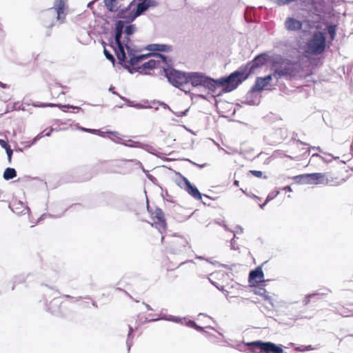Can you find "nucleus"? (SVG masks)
<instances>
[{"label":"nucleus","mask_w":353,"mask_h":353,"mask_svg":"<svg viewBox=\"0 0 353 353\" xmlns=\"http://www.w3.org/2000/svg\"><path fill=\"white\" fill-rule=\"evenodd\" d=\"M188 83L194 88L203 86L212 92H215L221 88L223 92H229L248 78L245 71H235L228 77L214 80L201 72H188Z\"/></svg>","instance_id":"nucleus-1"},{"label":"nucleus","mask_w":353,"mask_h":353,"mask_svg":"<svg viewBox=\"0 0 353 353\" xmlns=\"http://www.w3.org/2000/svg\"><path fill=\"white\" fill-rule=\"evenodd\" d=\"M123 28L124 23L123 21H119L117 23L114 39L116 47L114 51L121 63L127 66L126 62H128V59H129L130 65H134L147 58L149 54L135 56L132 54L128 45V36L134 32V27L133 26H128L125 28L124 32L123 31Z\"/></svg>","instance_id":"nucleus-2"},{"label":"nucleus","mask_w":353,"mask_h":353,"mask_svg":"<svg viewBox=\"0 0 353 353\" xmlns=\"http://www.w3.org/2000/svg\"><path fill=\"white\" fill-rule=\"evenodd\" d=\"M246 346H250V353H285L283 345L276 344L271 341H263L261 340L252 341L250 342H242Z\"/></svg>","instance_id":"nucleus-3"},{"label":"nucleus","mask_w":353,"mask_h":353,"mask_svg":"<svg viewBox=\"0 0 353 353\" xmlns=\"http://www.w3.org/2000/svg\"><path fill=\"white\" fill-rule=\"evenodd\" d=\"M103 198L106 204L112 208L119 211H134V201L132 199L117 196L110 192L105 193Z\"/></svg>","instance_id":"nucleus-4"},{"label":"nucleus","mask_w":353,"mask_h":353,"mask_svg":"<svg viewBox=\"0 0 353 353\" xmlns=\"http://www.w3.org/2000/svg\"><path fill=\"white\" fill-rule=\"evenodd\" d=\"M299 69L296 63H291L287 60H283L279 57L274 59V77H281L285 76H294Z\"/></svg>","instance_id":"nucleus-5"},{"label":"nucleus","mask_w":353,"mask_h":353,"mask_svg":"<svg viewBox=\"0 0 353 353\" xmlns=\"http://www.w3.org/2000/svg\"><path fill=\"white\" fill-rule=\"evenodd\" d=\"M153 5L150 0H145L138 4L131 3L127 9L119 12V17L125 19L126 22H130Z\"/></svg>","instance_id":"nucleus-6"},{"label":"nucleus","mask_w":353,"mask_h":353,"mask_svg":"<svg viewBox=\"0 0 353 353\" xmlns=\"http://www.w3.org/2000/svg\"><path fill=\"white\" fill-rule=\"evenodd\" d=\"M166 75L169 82L174 86L186 93L190 92L188 85V72L172 69L166 73Z\"/></svg>","instance_id":"nucleus-7"},{"label":"nucleus","mask_w":353,"mask_h":353,"mask_svg":"<svg viewBox=\"0 0 353 353\" xmlns=\"http://www.w3.org/2000/svg\"><path fill=\"white\" fill-rule=\"evenodd\" d=\"M303 51L307 54H319L325 48V38L321 32L313 34L308 42L303 46H301Z\"/></svg>","instance_id":"nucleus-8"},{"label":"nucleus","mask_w":353,"mask_h":353,"mask_svg":"<svg viewBox=\"0 0 353 353\" xmlns=\"http://www.w3.org/2000/svg\"><path fill=\"white\" fill-rule=\"evenodd\" d=\"M296 185H329L336 186L346 181L345 178H293Z\"/></svg>","instance_id":"nucleus-9"},{"label":"nucleus","mask_w":353,"mask_h":353,"mask_svg":"<svg viewBox=\"0 0 353 353\" xmlns=\"http://www.w3.org/2000/svg\"><path fill=\"white\" fill-rule=\"evenodd\" d=\"M174 182L181 189L185 190L195 200H201L202 198L210 199L207 194H202L196 185L192 184L188 178H174Z\"/></svg>","instance_id":"nucleus-10"},{"label":"nucleus","mask_w":353,"mask_h":353,"mask_svg":"<svg viewBox=\"0 0 353 353\" xmlns=\"http://www.w3.org/2000/svg\"><path fill=\"white\" fill-rule=\"evenodd\" d=\"M165 243L169 244L167 249L170 253L179 254L183 252L188 242L184 237L174 236L173 239L170 241H165Z\"/></svg>","instance_id":"nucleus-11"},{"label":"nucleus","mask_w":353,"mask_h":353,"mask_svg":"<svg viewBox=\"0 0 353 353\" xmlns=\"http://www.w3.org/2000/svg\"><path fill=\"white\" fill-rule=\"evenodd\" d=\"M165 57L158 53L151 54V59L146 63H143L139 69L147 70L154 69L155 68H164Z\"/></svg>","instance_id":"nucleus-12"},{"label":"nucleus","mask_w":353,"mask_h":353,"mask_svg":"<svg viewBox=\"0 0 353 353\" xmlns=\"http://www.w3.org/2000/svg\"><path fill=\"white\" fill-rule=\"evenodd\" d=\"M147 209L148 212H150L152 215H154V218L157 219V221L154 222L156 228L162 234L163 232L165 231L167 225L164 212L159 207L155 208L154 212H152V211L150 210L149 205L147 206Z\"/></svg>","instance_id":"nucleus-13"},{"label":"nucleus","mask_w":353,"mask_h":353,"mask_svg":"<svg viewBox=\"0 0 353 353\" xmlns=\"http://www.w3.org/2000/svg\"><path fill=\"white\" fill-rule=\"evenodd\" d=\"M248 282L250 286H254L255 283L265 282L264 273L263 272L261 265L257 266L254 270L250 271L248 275Z\"/></svg>","instance_id":"nucleus-14"},{"label":"nucleus","mask_w":353,"mask_h":353,"mask_svg":"<svg viewBox=\"0 0 353 353\" xmlns=\"http://www.w3.org/2000/svg\"><path fill=\"white\" fill-rule=\"evenodd\" d=\"M8 208L16 214L21 215L29 214L30 212V208L21 201H14L8 204Z\"/></svg>","instance_id":"nucleus-15"},{"label":"nucleus","mask_w":353,"mask_h":353,"mask_svg":"<svg viewBox=\"0 0 353 353\" xmlns=\"http://www.w3.org/2000/svg\"><path fill=\"white\" fill-rule=\"evenodd\" d=\"M268 61L266 55H261L257 57L250 64V71L248 72L247 69H241L239 71H245L248 74V77L250 73L254 72L256 68H259L263 64L266 63Z\"/></svg>","instance_id":"nucleus-16"},{"label":"nucleus","mask_w":353,"mask_h":353,"mask_svg":"<svg viewBox=\"0 0 353 353\" xmlns=\"http://www.w3.org/2000/svg\"><path fill=\"white\" fill-rule=\"evenodd\" d=\"M273 75H268L265 77H259L256 79V83L253 87V90L254 91H262L264 90L268 85L270 84V82L272 80Z\"/></svg>","instance_id":"nucleus-17"},{"label":"nucleus","mask_w":353,"mask_h":353,"mask_svg":"<svg viewBox=\"0 0 353 353\" xmlns=\"http://www.w3.org/2000/svg\"><path fill=\"white\" fill-rule=\"evenodd\" d=\"M285 27L289 31H296L302 28V23L293 17H288L285 21Z\"/></svg>","instance_id":"nucleus-18"},{"label":"nucleus","mask_w":353,"mask_h":353,"mask_svg":"<svg viewBox=\"0 0 353 353\" xmlns=\"http://www.w3.org/2000/svg\"><path fill=\"white\" fill-rule=\"evenodd\" d=\"M326 291H327V292H320L319 291H315L312 293L306 294L302 301L303 305H308L311 301V299H312L313 297H314L316 296H319V295H321V296L326 295V294H327V293L329 292H330V290L328 289H327Z\"/></svg>","instance_id":"nucleus-19"},{"label":"nucleus","mask_w":353,"mask_h":353,"mask_svg":"<svg viewBox=\"0 0 353 353\" xmlns=\"http://www.w3.org/2000/svg\"><path fill=\"white\" fill-rule=\"evenodd\" d=\"M65 6V0H56L55 6L58 19H59L61 17V14L63 13Z\"/></svg>","instance_id":"nucleus-20"},{"label":"nucleus","mask_w":353,"mask_h":353,"mask_svg":"<svg viewBox=\"0 0 353 353\" xmlns=\"http://www.w3.org/2000/svg\"><path fill=\"white\" fill-rule=\"evenodd\" d=\"M255 293L259 296H263L265 300L268 301L271 305L273 306V300L272 297L268 294L266 290L263 287H259V290Z\"/></svg>","instance_id":"nucleus-21"},{"label":"nucleus","mask_w":353,"mask_h":353,"mask_svg":"<svg viewBox=\"0 0 353 353\" xmlns=\"http://www.w3.org/2000/svg\"><path fill=\"white\" fill-rule=\"evenodd\" d=\"M104 3L107 9L111 12H114L118 9L117 0H104Z\"/></svg>","instance_id":"nucleus-22"},{"label":"nucleus","mask_w":353,"mask_h":353,"mask_svg":"<svg viewBox=\"0 0 353 353\" xmlns=\"http://www.w3.org/2000/svg\"><path fill=\"white\" fill-rule=\"evenodd\" d=\"M168 48L169 47L161 44H151L146 48L147 50L150 51H166Z\"/></svg>","instance_id":"nucleus-23"},{"label":"nucleus","mask_w":353,"mask_h":353,"mask_svg":"<svg viewBox=\"0 0 353 353\" xmlns=\"http://www.w3.org/2000/svg\"><path fill=\"white\" fill-rule=\"evenodd\" d=\"M30 276H31V274H28L27 276H25L24 274H20V275L15 276L12 279V282H13L14 285L12 287V290H13L14 289V285L16 284L23 283V281H26V279L27 278L30 277Z\"/></svg>","instance_id":"nucleus-24"},{"label":"nucleus","mask_w":353,"mask_h":353,"mask_svg":"<svg viewBox=\"0 0 353 353\" xmlns=\"http://www.w3.org/2000/svg\"><path fill=\"white\" fill-rule=\"evenodd\" d=\"M133 332H134L133 328L130 325H129V331H128V337H127V340H126V345L128 347V352L130 351V347L132 345V342L131 341V338L133 337Z\"/></svg>","instance_id":"nucleus-25"},{"label":"nucleus","mask_w":353,"mask_h":353,"mask_svg":"<svg viewBox=\"0 0 353 353\" xmlns=\"http://www.w3.org/2000/svg\"><path fill=\"white\" fill-rule=\"evenodd\" d=\"M184 320H185V317L176 316L170 314L169 321L183 325L184 324Z\"/></svg>","instance_id":"nucleus-26"},{"label":"nucleus","mask_w":353,"mask_h":353,"mask_svg":"<svg viewBox=\"0 0 353 353\" xmlns=\"http://www.w3.org/2000/svg\"><path fill=\"white\" fill-rule=\"evenodd\" d=\"M169 317L170 314H160L156 319H150L148 322H155L161 320L169 321Z\"/></svg>","instance_id":"nucleus-27"},{"label":"nucleus","mask_w":353,"mask_h":353,"mask_svg":"<svg viewBox=\"0 0 353 353\" xmlns=\"http://www.w3.org/2000/svg\"><path fill=\"white\" fill-rule=\"evenodd\" d=\"M294 350L299 352H307L314 350V347L311 345H300L294 347Z\"/></svg>","instance_id":"nucleus-28"},{"label":"nucleus","mask_w":353,"mask_h":353,"mask_svg":"<svg viewBox=\"0 0 353 353\" xmlns=\"http://www.w3.org/2000/svg\"><path fill=\"white\" fill-rule=\"evenodd\" d=\"M280 193V190H274L268 194L265 200L266 203H269L270 201L274 199Z\"/></svg>","instance_id":"nucleus-29"},{"label":"nucleus","mask_w":353,"mask_h":353,"mask_svg":"<svg viewBox=\"0 0 353 353\" xmlns=\"http://www.w3.org/2000/svg\"><path fill=\"white\" fill-rule=\"evenodd\" d=\"M16 176V171L13 168H7L4 173L3 176Z\"/></svg>","instance_id":"nucleus-30"},{"label":"nucleus","mask_w":353,"mask_h":353,"mask_svg":"<svg viewBox=\"0 0 353 353\" xmlns=\"http://www.w3.org/2000/svg\"><path fill=\"white\" fill-rule=\"evenodd\" d=\"M195 323L196 322L194 321L188 319L186 317H185V320H184V324L191 328L194 327Z\"/></svg>","instance_id":"nucleus-31"},{"label":"nucleus","mask_w":353,"mask_h":353,"mask_svg":"<svg viewBox=\"0 0 353 353\" xmlns=\"http://www.w3.org/2000/svg\"><path fill=\"white\" fill-rule=\"evenodd\" d=\"M61 215L58 216V217H61ZM46 217H54V216L50 214L44 213L38 219L37 222H40V221L44 220ZM55 217H57V216H56Z\"/></svg>","instance_id":"nucleus-32"},{"label":"nucleus","mask_w":353,"mask_h":353,"mask_svg":"<svg viewBox=\"0 0 353 353\" xmlns=\"http://www.w3.org/2000/svg\"><path fill=\"white\" fill-rule=\"evenodd\" d=\"M103 52L106 58L110 60L112 62V63H114V60L113 56L111 54H110L105 49H104Z\"/></svg>","instance_id":"nucleus-33"},{"label":"nucleus","mask_w":353,"mask_h":353,"mask_svg":"<svg viewBox=\"0 0 353 353\" xmlns=\"http://www.w3.org/2000/svg\"><path fill=\"white\" fill-rule=\"evenodd\" d=\"M5 150L6 151V153H7V155H8V161L10 162L11 161V157H12V150L10 148V146L6 148Z\"/></svg>","instance_id":"nucleus-34"},{"label":"nucleus","mask_w":353,"mask_h":353,"mask_svg":"<svg viewBox=\"0 0 353 353\" xmlns=\"http://www.w3.org/2000/svg\"><path fill=\"white\" fill-rule=\"evenodd\" d=\"M44 184L47 188H50V189H54L57 187V184L52 185L50 181H45Z\"/></svg>","instance_id":"nucleus-35"},{"label":"nucleus","mask_w":353,"mask_h":353,"mask_svg":"<svg viewBox=\"0 0 353 353\" xmlns=\"http://www.w3.org/2000/svg\"><path fill=\"white\" fill-rule=\"evenodd\" d=\"M279 4H287L289 3H291L292 1H294L295 0H274Z\"/></svg>","instance_id":"nucleus-36"},{"label":"nucleus","mask_w":353,"mask_h":353,"mask_svg":"<svg viewBox=\"0 0 353 353\" xmlns=\"http://www.w3.org/2000/svg\"><path fill=\"white\" fill-rule=\"evenodd\" d=\"M193 329L196 330L198 332L204 331V327L201 325H199L196 323H195Z\"/></svg>","instance_id":"nucleus-37"},{"label":"nucleus","mask_w":353,"mask_h":353,"mask_svg":"<svg viewBox=\"0 0 353 353\" xmlns=\"http://www.w3.org/2000/svg\"><path fill=\"white\" fill-rule=\"evenodd\" d=\"M328 32L331 36L332 38L334 37V34H335V27L334 26H330L328 29Z\"/></svg>","instance_id":"nucleus-38"},{"label":"nucleus","mask_w":353,"mask_h":353,"mask_svg":"<svg viewBox=\"0 0 353 353\" xmlns=\"http://www.w3.org/2000/svg\"><path fill=\"white\" fill-rule=\"evenodd\" d=\"M80 129L82 131H84V132H93V133H97V132H98L99 131V130H91V129H88V128H80Z\"/></svg>","instance_id":"nucleus-39"},{"label":"nucleus","mask_w":353,"mask_h":353,"mask_svg":"<svg viewBox=\"0 0 353 353\" xmlns=\"http://www.w3.org/2000/svg\"><path fill=\"white\" fill-rule=\"evenodd\" d=\"M234 238H235V237L234 236V237H233V239H232L230 240V246H231V249H232V250H236V248L234 247V245H235V243H236V241H235V240H234Z\"/></svg>","instance_id":"nucleus-40"},{"label":"nucleus","mask_w":353,"mask_h":353,"mask_svg":"<svg viewBox=\"0 0 353 353\" xmlns=\"http://www.w3.org/2000/svg\"><path fill=\"white\" fill-rule=\"evenodd\" d=\"M0 145L5 149L9 146L8 144L2 139H0Z\"/></svg>","instance_id":"nucleus-41"},{"label":"nucleus","mask_w":353,"mask_h":353,"mask_svg":"<svg viewBox=\"0 0 353 353\" xmlns=\"http://www.w3.org/2000/svg\"><path fill=\"white\" fill-rule=\"evenodd\" d=\"M236 229L237 230L235 231L236 233H239H239L241 234L243 232V228L241 225H236Z\"/></svg>","instance_id":"nucleus-42"},{"label":"nucleus","mask_w":353,"mask_h":353,"mask_svg":"<svg viewBox=\"0 0 353 353\" xmlns=\"http://www.w3.org/2000/svg\"><path fill=\"white\" fill-rule=\"evenodd\" d=\"M223 227L225 228V230H228V231H230L231 232H232L234 234V236L236 237V232L234 230H232L229 229L228 225L225 224H223Z\"/></svg>","instance_id":"nucleus-43"},{"label":"nucleus","mask_w":353,"mask_h":353,"mask_svg":"<svg viewBox=\"0 0 353 353\" xmlns=\"http://www.w3.org/2000/svg\"><path fill=\"white\" fill-rule=\"evenodd\" d=\"M283 190L287 191V192H292V188L291 185H285L282 188Z\"/></svg>","instance_id":"nucleus-44"},{"label":"nucleus","mask_w":353,"mask_h":353,"mask_svg":"<svg viewBox=\"0 0 353 353\" xmlns=\"http://www.w3.org/2000/svg\"><path fill=\"white\" fill-rule=\"evenodd\" d=\"M241 190L243 191V192L245 194H246V195H247V196H250V197H252V198H253V199H255V196H256V195H255V194H252V193H250V194L247 193V192H246L245 191H244L243 189H241Z\"/></svg>","instance_id":"nucleus-45"},{"label":"nucleus","mask_w":353,"mask_h":353,"mask_svg":"<svg viewBox=\"0 0 353 353\" xmlns=\"http://www.w3.org/2000/svg\"><path fill=\"white\" fill-rule=\"evenodd\" d=\"M208 200H209L208 199L204 198V199H203V198H202L201 201V202H202L204 205H210V203H208Z\"/></svg>","instance_id":"nucleus-46"},{"label":"nucleus","mask_w":353,"mask_h":353,"mask_svg":"<svg viewBox=\"0 0 353 353\" xmlns=\"http://www.w3.org/2000/svg\"><path fill=\"white\" fill-rule=\"evenodd\" d=\"M251 173L256 176H261L262 174L261 172L260 171H250Z\"/></svg>","instance_id":"nucleus-47"},{"label":"nucleus","mask_w":353,"mask_h":353,"mask_svg":"<svg viewBox=\"0 0 353 353\" xmlns=\"http://www.w3.org/2000/svg\"><path fill=\"white\" fill-rule=\"evenodd\" d=\"M143 304L145 306V307L147 308L148 310H153V309L151 307V306L149 304H148L145 302H143Z\"/></svg>","instance_id":"nucleus-48"},{"label":"nucleus","mask_w":353,"mask_h":353,"mask_svg":"<svg viewBox=\"0 0 353 353\" xmlns=\"http://www.w3.org/2000/svg\"><path fill=\"white\" fill-rule=\"evenodd\" d=\"M154 184H157V178H148Z\"/></svg>","instance_id":"nucleus-49"},{"label":"nucleus","mask_w":353,"mask_h":353,"mask_svg":"<svg viewBox=\"0 0 353 353\" xmlns=\"http://www.w3.org/2000/svg\"><path fill=\"white\" fill-rule=\"evenodd\" d=\"M305 176H314V177H316V176H321L319 175V174L314 173V174H307Z\"/></svg>","instance_id":"nucleus-50"},{"label":"nucleus","mask_w":353,"mask_h":353,"mask_svg":"<svg viewBox=\"0 0 353 353\" xmlns=\"http://www.w3.org/2000/svg\"><path fill=\"white\" fill-rule=\"evenodd\" d=\"M268 203H266V200L264 201V203L259 204V207L261 209H263L264 207L268 204Z\"/></svg>","instance_id":"nucleus-51"},{"label":"nucleus","mask_w":353,"mask_h":353,"mask_svg":"<svg viewBox=\"0 0 353 353\" xmlns=\"http://www.w3.org/2000/svg\"><path fill=\"white\" fill-rule=\"evenodd\" d=\"M221 266H223V267H224V268H226V269L232 270V268H230L228 265L221 264Z\"/></svg>","instance_id":"nucleus-52"},{"label":"nucleus","mask_w":353,"mask_h":353,"mask_svg":"<svg viewBox=\"0 0 353 353\" xmlns=\"http://www.w3.org/2000/svg\"><path fill=\"white\" fill-rule=\"evenodd\" d=\"M83 299V297L82 296H79L78 298H77V300L76 301H79L81 299ZM84 299H90V297L88 296L84 297Z\"/></svg>","instance_id":"nucleus-53"},{"label":"nucleus","mask_w":353,"mask_h":353,"mask_svg":"<svg viewBox=\"0 0 353 353\" xmlns=\"http://www.w3.org/2000/svg\"><path fill=\"white\" fill-rule=\"evenodd\" d=\"M233 184H234V185H235V186H239V181H237V180H234V183H233Z\"/></svg>","instance_id":"nucleus-54"},{"label":"nucleus","mask_w":353,"mask_h":353,"mask_svg":"<svg viewBox=\"0 0 353 353\" xmlns=\"http://www.w3.org/2000/svg\"><path fill=\"white\" fill-rule=\"evenodd\" d=\"M165 238H166V235H165V236L162 235V236H161V242H162V243H163V242H164V241H165Z\"/></svg>","instance_id":"nucleus-55"},{"label":"nucleus","mask_w":353,"mask_h":353,"mask_svg":"<svg viewBox=\"0 0 353 353\" xmlns=\"http://www.w3.org/2000/svg\"><path fill=\"white\" fill-rule=\"evenodd\" d=\"M92 305L94 307H97V303H96L95 301H92Z\"/></svg>","instance_id":"nucleus-56"},{"label":"nucleus","mask_w":353,"mask_h":353,"mask_svg":"<svg viewBox=\"0 0 353 353\" xmlns=\"http://www.w3.org/2000/svg\"><path fill=\"white\" fill-rule=\"evenodd\" d=\"M256 199V201H261V197H259V196H255V199Z\"/></svg>","instance_id":"nucleus-57"},{"label":"nucleus","mask_w":353,"mask_h":353,"mask_svg":"<svg viewBox=\"0 0 353 353\" xmlns=\"http://www.w3.org/2000/svg\"><path fill=\"white\" fill-rule=\"evenodd\" d=\"M79 204H73L70 206V208H76L77 206H79Z\"/></svg>","instance_id":"nucleus-58"},{"label":"nucleus","mask_w":353,"mask_h":353,"mask_svg":"<svg viewBox=\"0 0 353 353\" xmlns=\"http://www.w3.org/2000/svg\"><path fill=\"white\" fill-rule=\"evenodd\" d=\"M208 316L207 314H205L204 313H199V316Z\"/></svg>","instance_id":"nucleus-59"},{"label":"nucleus","mask_w":353,"mask_h":353,"mask_svg":"<svg viewBox=\"0 0 353 353\" xmlns=\"http://www.w3.org/2000/svg\"><path fill=\"white\" fill-rule=\"evenodd\" d=\"M290 345L291 347H293L294 348L296 347V346H295V344H294V343H290Z\"/></svg>","instance_id":"nucleus-60"},{"label":"nucleus","mask_w":353,"mask_h":353,"mask_svg":"<svg viewBox=\"0 0 353 353\" xmlns=\"http://www.w3.org/2000/svg\"><path fill=\"white\" fill-rule=\"evenodd\" d=\"M196 258H197V259H202V260H203V259H204V257H203V256H197Z\"/></svg>","instance_id":"nucleus-61"},{"label":"nucleus","mask_w":353,"mask_h":353,"mask_svg":"<svg viewBox=\"0 0 353 353\" xmlns=\"http://www.w3.org/2000/svg\"><path fill=\"white\" fill-rule=\"evenodd\" d=\"M65 296L66 298H68V299H70V298H72V296H70V295H68V294H67V295H65Z\"/></svg>","instance_id":"nucleus-62"},{"label":"nucleus","mask_w":353,"mask_h":353,"mask_svg":"<svg viewBox=\"0 0 353 353\" xmlns=\"http://www.w3.org/2000/svg\"><path fill=\"white\" fill-rule=\"evenodd\" d=\"M149 320H150V319H148L145 318V322H148V323H149V322H148V321H149Z\"/></svg>","instance_id":"nucleus-63"},{"label":"nucleus","mask_w":353,"mask_h":353,"mask_svg":"<svg viewBox=\"0 0 353 353\" xmlns=\"http://www.w3.org/2000/svg\"><path fill=\"white\" fill-rule=\"evenodd\" d=\"M12 179V178H10V177L4 178V179H6V180H7V181H8V180H10V179Z\"/></svg>","instance_id":"nucleus-64"}]
</instances>
